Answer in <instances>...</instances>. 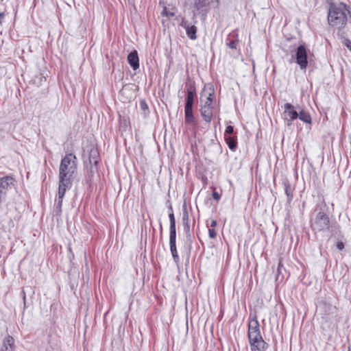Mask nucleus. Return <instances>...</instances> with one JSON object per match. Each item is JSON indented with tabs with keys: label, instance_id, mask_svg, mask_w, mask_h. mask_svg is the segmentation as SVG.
Masks as SVG:
<instances>
[{
	"label": "nucleus",
	"instance_id": "a211bd4d",
	"mask_svg": "<svg viewBox=\"0 0 351 351\" xmlns=\"http://www.w3.org/2000/svg\"><path fill=\"white\" fill-rule=\"evenodd\" d=\"M214 95V89L210 88L208 90V95L206 97L205 100L203 99L204 95H202L200 98L201 106H206L207 108H212L213 99Z\"/></svg>",
	"mask_w": 351,
	"mask_h": 351
},
{
	"label": "nucleus",
	"instance_id": "37998d69",
	"mask_svg": "<svg viewBox=\"0 0 351 351\" xmlns=\"http://www.w3.org/2000/svg\"><path fill=\"white\" fill-rule=\"evenodd\" d=\"M162 224L160 223V230H162Z\"/></svg>",
	"mask_w": 351,
	"mask_h": 351
},
{
	"label": "nucleus",
	"instance_id": "f03ea898",
	"mask_svg": "<svg viewBox=\"0 0 351 351\" xmlns=\"http://www.w3.org/2000/svg\"><path fill=\"white\" fill-rule=\"evenodd\" d=\"M311 227L315 233L330 232L331 236L337 233L339 226L335 221H331L328 215L319 210L314 218L311 219Z\"/></svg>",
	"mask_w": 351,
	"mask_h": 351
},
{
	"label": "nucleus",
	"instance_id": "c756f323",
	"mask_svg": "<svg viewBox=\"0 0 351 351\" xmlns=\"http://www.w3.org/2000/svg\"><path fill=\"white\" fill-rule=\"evenodd\" d=\"M234 128L231 125L227 126L225 132V137L226 136H230V135L233 133Z\"/></svg>",
	"mask_w": 351,
	"mask_h": 351
},
{
	"label": "nucleus",
	"instance_id": "5701e85b",
	"mask_svg": "<svg viewBox=\"0 0 351 351\" xmlns=\"http://www.w3.org/2000/svg\"><path fill=\"white\" fill-rule=\"evenodd\" d=\"M299 112H298V118L306 123H311V117L310 114L304 110L303 108L298 107Z\"/></svg>",
	"mask_w": 351,
	"mask_h": 351
},
{
	"label": "nucleus",
	"instance_id": "79ce46f5",
	"mask_svg": "<svg viewBox=\"0 0 351 351\" xmlns=\"http://www.w3.org/2000/svg\"><path fill=\"white\" fill-rule=\"evenodd\" d=\"M169 210H171L172 211V207L171 206L169 207Z\"/></svg>",
	"mask_w": 351,
	"mask_h": 351
},
{
	"label": "nucleus",
	"instance_id": "ddd939ff",
	"mask_svg": "<svg viewBox=\"0 0 351 351\" xmlns=\"http://www.w3.org/2000/svg\"><path fill=\"white\" fill-rule=\"evenodd\" d=\"M87 156V158H84V163L86 167L88 168V166L90 167V171H92L93 166H95V168H97V166L99 165L101 158L100 155H86Z\"/></svg>",
	"mask_w": 351,
	"mask_h": 351
},
{
	"label": "nucleus",
	"instance_id": "4468645a",
	"mask_svg": "<svg viewBox=\"0 0 351 351\" xmlns=\"http://www.w3.org/2000/svg\"><path fill=\"white\" fill-rule=\"evenodd\" d=\"M128 62L134 71L139 68V58L136 50L132 51L128 56Z\"/></svg>",
	"mask_w": 351,
	"mask_h": 351
},
{
	"label": "nucleus",
	"instance_id": "bb28decb",
	"mask_svg": "<svg viewBox=\"0 0 351 351\" xmlns=\"http://www.w3.org/2000/svg\"><path fill=\"white\" fill-rule=\"evenodd\" d=\"M225 138H226V143H227L229 148L232 151H234L237 147V142H236L235 139L232 136H226V137H225Z\"/></svg>",
	"mask_w": 351,
	"mask_h": 351
},
{
	"label": "nucleus",
	"instance_id": "58836bf2",
	"mask_svg": "<svg viewBox=\"0 0 351 351\" xmlns=\"http://www.w3.org/2000/svg\"><path fill=\"white\" fill-rule=\"evenodd\" d=\"M3 14L0 13V24L1 23V19H3Z\"/></svg>",
	"mask_w": 351,
	"mask_h": 351
},
{
	"label": "nucleus",
	"instance_id": "6e6552de",
	"mask_svg": "<svg viewBox=\"0 0 351 351\" xmlns=\"http://www.w3.org/2000/svg\"><path fill=\"white\" fill-rule=\"evenodd\" d=\"M180 25L186 29V33L190 39L195 40L197 38V27L195 25H190L184 19H182Z\"/></svg>",
	"mask_w": 351,
	"mask_h": 351
},
{
	"label": "nucleus",
	"instance_id": "20e7f679",
	"mask_svg": "<svg viewBox=\"0 0 351 351\" xmlns=\"http://www.w3.org/2000/svg\"><path fill=\"white\" fill-rule=\"evenodd\" d=\"M262 337L260 331V324L256 315L250 318L248 323L247 338L252 339Z\"/></svg>",
	"mask_w": 351,
	"mask_h": 351
},
{
	"label": "nucleus",
	"instance_id": "0eeeda50",
	"mask_svg": "<svg viewBox=\"0 0 351 351\" xmlns=\"http://www.w3.org/2000/svg\"><path fill=\"white\" fill-rule=\"evenodd\" d=\"M251 351H266L268 343L263 337L248 339Z\"/></svg>",
	"mask_w": 351,
	"mask_h": 351
},
{
	"label": "nucleus",
	"instance_id": "4c0bfd02",
	"mask_svg": "<svg viewBox=\"0 0 351 351\" xmlns=\"http://www.w3.org/2000/svg\"><path fill=\"white\" fill-rule=\"evenodd\" d=\"M217 224V222L216 220L213 219L211 221V223H210V227L214 228Z\"/></svg>",
	"mask_w": 351,
	"mask_h": 351
},
{
	"label": "nucleus",
	"instance_id": "ea45409f",
	"mask_svg": "<svg viewBox=\"0 0 351 351\" xmlns=\"http://www.w3.org/2000/svg\"><path fill=\"white\" fill-rule=\"evenodd\" d=\"M23 300L25 301V293L24 291H23Z\"/></svg>",
	"mask_w": 351,
	"mask_h": 351
},
{
	"label": "nucleus",
	"instance_id": "dca6fc26",
	"mask_svg": "<svg viewBox=\"0 0 351 351\" xmlns=\"http://www.w3.org/2000/svg\"><path fill=\"white\" fill-rule=\"evenodd\" d=\"M69 189H68V188L58 186V202L56 204V210H57L58 214H60L62 211L63 198L65 195L66 190H69Z\"/></svg>",
	"mask_w": 351,
	"mask_h": 351
},
{
	"label": "nucleus",
	"instance_id": "a19ab883",
	"mask_svg": "<svg viewBox=\"0 0 351 351\" xmlns=\"http://www.w3.org/2000/svg\"><path fill=\"white\" fill-rule=\"evenodd\" d=\"M194 156H195V160H197V159L196 156H197L198 158H199V155H194Z\"/></svg>",
	"mask_w": 351,
	"mask_h": 351
},
{
	"label": "nucleus",
	"instance_id": "423d86ee",
	"mask_svg": "<svg viewBox=\"0 0 351 351\" xmlns=\"http://www.w3.org/2000/svg\"><path fill=\"white\" fill-rule=\"evenodd\" d=\"M296 108H297L289 103H287L284 105L285 119L287 121V126H290L292 122L298 118V112Z\"/></svg>",
	"mask_w": 351,
	"mask_h": 351
},
{
	"label": "nucleus",
	"instance_id": "1a4fd4ad",
	"mask_svg": "<svg viewBox=\"0 0 351 351\" xmlns=\"http://www.w3.org/2000/svg\"><path fill=\"white\" fill-rule=\"evenodd\" d=\"M14 182V180L12 176H5L0 178V199L5 195L3 191L7 190L11 185H13Z\"/></svg>",
	"mask_w": 351,
	"mask_h": 351
},
{
	"label": "nucleus",
	"instance_id": "6ab92c4d",
	"mask_svg": "<svg viewBox=\"0 0 351 351\" xmlns=\"http://www.w3.org/2000/svg\"><path fill=\"white\" fill-rule=\"evenodd\" d=\"M287 275V270L285 267L283 266L282 263V261L279 260L278 268H277V274L276 276V280L277 282H282L285 278Z\"/></svg>",
	"mask_w": 351,
	"mask_h": 351
},
{
	"label": "nucleus",
	"instance_id": "4be33fe9",
	"mask_svg": "<svg viewBox=\"0 0 351 351\" xmlns=\"http://www.w3.org/2000/svg\"><path fill=\"white\" fill-rule=\"evenodd\" d=\"M185 122L188 124L195 123V118L193 113V107L184 106Z\"/></svg>",
	"mask_w": 351,
	"mask_h": 351
},
{
	"label": "nucleus",
	"instance_id": "f8f14e48",
	"mask_svg": "<svg viewBox=\"0 0 351 351\" xmlns=\"http://www.w3.org/2000/svg\"><path fill=\"white\" fill-rule=\"evenodd\" d=\"M182 222L183 230L186 234V238L191 237L189 215L188 210L186 208H184L183 209Z\"/></svg>",
	"mask_w": 351,
	"mask_h": 351
},
{
	"label": "nucleus",
	"instance_id": "2eb2a0df",
	"mask_svg": "<svg viewBox=\"0 0 351 351\" xmlns=\"http://www.w3.org/2000/svg\"><path fill=\"white\" fill-rule=\"evenodd\" d=\"M14 339L10 335H7L3 341L1 351H14Z\"/></svg>",
	"mask_w": 351,
	"mask_h": 351
},
{
	"label": "nucleus",
	"instance_id": "f257e3e1",
	"mask_svg": "<svg viewBox=\"0 0 351 351\" xmlns=\"http://www.w3.org/2000/svg\"><path fill=\"white\" fill-rule=\"evenodd\" d=\"M76 173L77 158L75 155H65L60 165L58 186L71 189Z\"/></svg>",
	"mask_w": 351,
	"mask_h": 351
},
{
	"label": "nucleus",
	"instance_id": "7c9ffc66",
	"mask_svg": "<svg viewBox=\"0 0 351 351\" xmlns=\"http://www.w3.org/2000/svg\"><path fill=\"white\" fill-rule=\"evenodd\" d=\"M169 218L170 221V226H176V219L173 212L169 214Z\"/></svg>",
	"mask_w": 351,
	"mask_h": 351
},
{
	"label": "nucleus",
	"instance_id": "393cba45",
	"mask_svg": "<svg viewBox=\"0 0 351 351\" xmlns=\"http://www.w3.org/2000/svg\"><path fill=\"white\" fill-rule=\"evenodd\" d=\"M195 95V93L194 90H192L191 88L188 89L185 106L193 107Z\"/></svg>",
	"mask_w": 351,
	"mask_h": 351
},
{
	"label": "nucleus",
	"instance_id": "473e14b6",
	"mask_svg": "<svg viewBox=\"0 0 351 351\" xmlns=\"http://www.w3.org/2000/svg\"><path fill=\"white\" fill-rule=\"evenodd\" d=\"M213 197L215 200L218 202L221 198V194H219L217 191L214 190L213 192Z\"/></svg>",
	"mask_w": 351,
	"mask_h": 351
},
{
	"label": "nucleus",
	"instance_id": "39448f33",
	"mask_svg": "<svg viewBox=\"0 0 351 351\" xmlns=\"http://www.w3.org/2000/svg\"><path fill=\"white\" fill-rule=\"evenodd\" d=\"M296 63L300 66V68L303 70L306 69L308 65L307 60V51L304 45H300L296 50L295 53Z\"/></svg>",
	"mask_w": 351,
	"mask_h": 351
},
{
	"label": "nucleus",
	"instance_id": "c85d7f7f",
	"mask_svg": "<svg viewBox=\"0 0 351 351\" xmlns=\"http://www.w3.org/2000/svg\"><path fill=\"white\" fill-rule=\"evenodd\" d=\"M238 43H239L238 40H237V39L227 41L226 45L232 49H237Z\"/></svg>",
	"mask_w": 351,
	"mask_h": 351
},
{
	"label": "nucleus",
	"instance_id": "9b49d317",
	"mask_svg": "<svg viewBox=\"0 0 351 351\" xmlns=\"http://www.w3.org/2000/svg\"><path fill=\"white\" fill-rule=\"evenodd\" d=\"M319 311L324 315H330L332 314L334 312V307L330 303L327 302L325 300H322L319 302L317 306Z\"/></svg>",
	"mask_w": 351,
	"mask_h": 351
},
{
	"label": "nucleus",
	"instance_id": "b1692460",
	"mask_svg": "<svg viewBox=\"0 0 351 351\" xmlns=\"http://www.w3.org/2000/svg\"><path fill=\"white\" fill-rule=\"evenodd\" d=\"M169 246L173 261L176 264L178 265L180 263V258L176 248V243H169Z\"/></svg>",
	"mask_w": 351,
	"mask_h": 351
},
{
	"label": "nucleus",
	"instance_id": "f704fd0d",
	"mask_svg": "<svg viewBox=\"0 0 351 351\" xmlns=\"http://www.w3.org/2000/svg\"><path fill=\"white\" fill-rule=\"evenodd\" d=\"M344 44L351 51V40L346 38L344 40Z\"/></svg>",
	"mask_w": 351,
	"mask_h": 351
},
{
	"label": "nucleus",
	"instance_id": "c03bdc74",
	"mask_svg": "<svg viewBox=\"0 0 351 351\" xmlns=\"http://www.w3.org/2000/svg\"><path fill=\"white\" fill-rule=\"evenodd\" d=\"M348 351H351V348L350 347L348 348Z\"/></svg>",
	"mask_w": 351,
	"mask_h": 351
},
{
	"label": "nucleus",
	"instance_id": "f3484780",
	"mask_svg": "<svg viewBox=\"0 0 351 351\" xmlns=\"http://www.w3.org/2000/svg\"><path fill=\"white\" fill-rule=\"evenodd\" d=\"M217 2L218 0H195V7L197 10L206 11L211 3Z\"/></svg>",
	"mask_w": 351,
	"mask_h": 351
},
{
	"label": "nucleus",
	"instance_id": "9d476101",
	"mask_svg": "<svg viewBox=\"0 0 351 351\" xmlns=\"http://www.w3.org/2000/svg\"><path fill=\"white\" fill-rule=\"evenodd\" d=\"M282 184L285 188V192L287 196V202L290 204L293 198L294 189L291 187L289 180L287 177L282 178Z\"/></svg>",
	"mask_w": 351,
	"mask_h": 351
},
{
	"label": "nucleus",
	"instance_id": "e433bc0d",
	"mask_svg": "<svg viewBox=\"0 0 351 351\" xmlns=\"http://www.w3.org/2000/svg\"><path fill=\"white\" fill-rule=\"evenodd\" d=\"M337 247L339 250H342L343 248H344V244L343 242L341 241H339V242H337Z\"/></svg>",
	"mask_w": 351,
	"mask_h": 351
},
{
	"label": "nucleus",
	"instance_id": "a878e982",
	"mask_svg": "<svg viewBox=\"0 0 351 351\" xmlns=\"http://www.w3.org/2000/svg\"><path fill=\"white\" fill-rule=\"evenodd\" d=\"M169 243H176V227H169Z\"/></svg>",
	"mask_w": 351,
	"mask_h": 351
},
{
	"label": "nucleus",
	"instance_id": "7ed1b4c3",
	"mask_svg": "<svg viewBox=\"0 0 351 351\" xmlns=\"http://www.w3.org/2000/svg\"><path fill=\"white\" fill-rule=\"evenodd\" d=\"M348 7L340 3L337 5H331L328 14V21L330 25L339 29L345 27L348 21Z\"/></svg>",
	"mask_w": 351,
	"mask_h": 351
},
{
	"label": "nucleus",
	"instance_id": "aec40b11",
	"mask_svg": "<svg viewBox=\"0 0 351 351\" xmlns=\"http://www.w3.org/2000/svg\"><path fill=\"white\" fill-rule=\"evenodd\" d=\"M200 113L204 121L210 123L213 118L212 108L201 106Z\"/></svg>",
	"mask_w": 351,
	"mask_h": 351
},
{
	"label": "nucleus",
	"instance_id": "72a5a7b5",
	"mask_svg": "<svg viewBox=\"0 0 351 351\" xmlns=\"http://www.w3.org/2000/svg\"><path fill=\"white\" fill-rule=\"evenodd\" d=\"M84 152H87L88 154H95V152H97V150L94 145L92 146L90 149H86V147H84Z\"/></svg>",
	"mask_w": 351,
	"mask_h": 351
},
{
	"label": "nucleus",
	"instance_id": "2f4dec72",
	"mask_svg": "<svg viewBox=\"0 0 351 351\" xmlns=\"http://www.w3.org/2000/svg\"><path fill=\"white\" fill-rule=\"evenodd\" d=\"M208 234L210 238L215 239L216 238L217 232L214 228H210L208 230Z\"/></svg>",
	"mask_w": 351,
	"mask_h": 351
},
{
	"label": "nucleus",
	"instance_id": "cd10ccee",
	"mask_svg": "<svg viewBox=\"0 0 351 351\" xmlns=\"http://www.w3.org/2000/svg\"><path fill=\"white\" fill-rule=\"evenodd\" d=\"M161 14L167 17H171L175 15V13L173 12L169 11L168 8L164 5Z\"/></svg>",
	"mask_w": 351,
	"mask_h": 351
},
{
	"label": "nucleus",
	"instance_id": "412c9836",
	"mask_svg": "<svg viewBox=\"0 0 351 351\" xmlns=\"http://www.w3.org/2000/svg\"><path fill=\"white\" fill-rule=\"evenodd\" d=\"M119 130L121 132H126L130 128V121L129 117L119 115Z\"/></svg>",
	"mask_w": 351,
	"mask_h": 351
},
{
	"label": "nucleus",
	"instance_id": "c9c22d12",
	"mask_svg": "<svg viewBox=\"0 0 351 351\" xmlns=\"http://www.w3.org/2000/svg\"><path fill=\"white\" fill-rule=\"evenodd\" d=\"M140 106H141V108L144 110H145L148 108V106L145 101H141L140 102Z\"/></svg>",
	"mask_w": 351,
	"mask_h": 351
}]
</instances>
